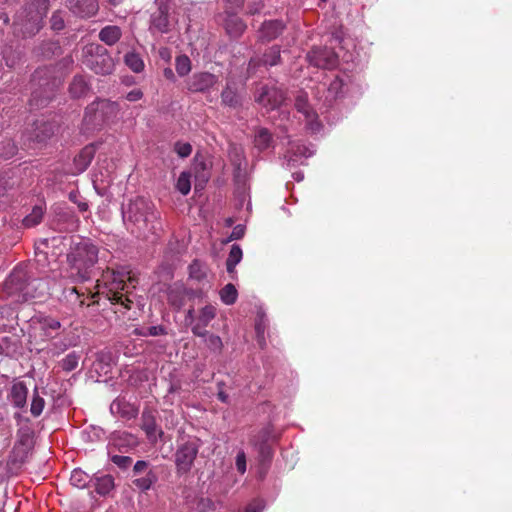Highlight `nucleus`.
<instances>
[{"instance_id": "1", "label": "nucleus", "mask_w": 512, "mask_h": 512, "mask_svg": "<svg viewBox=\"0 0 512 512\" xmlns=\"http://www.w3.org/2000/svg\"><path fill=\"white\" fill-rule=\"evenodd\" d=\"M121 215L126 229L138 238L157 235L162 230L160 212L149 198L136 196L121 205Z\"/></svg>"}, {"instance_id": "2", "label": "nucleus", "mask_w": 512, "mask_h": 512, "mask_svg": "<svg viewBox=\"0 0 512 512\" xmlns=\"http://www.w3.org/2000/svg\"><path fill=\"white\" fill-rule=\"evenodd\" d=\"M48 294L47 280L35 277L26 264L16 266L5 280L2 288L3 298H12L14 302L18 303L43 298Z\"/></svg>"}, {"instance_id": "3", "label": "nucleus", "mask_w": 512, "mask_h": 512, "mask_svg": "<svg viewBox=\"0 0 512 512\" xmlns=\"http://www.w3.org/2000/svg\"><path fill=\"white\" fill-rule=\"evenodd\" d=\"M49 6V0L26 1L14 16V35L23 39L37 35L44 27Z\"/></svg>"}, {"instance_id": "4", "label": "nucleus", "mask_w": 512, "mask_h": 512, "mask_svg": "<svg viewBox=\"0 0 512 512\" xmlns=\"http://www.w3.org/2000/svg\"><path fill=\"white\" fill-rule=\"evenodd\" d=\"M98 253V247L90 239L81 238L73 242L66 256L71 276L80 282L90 280L98 262Z\"/></svg>"}, {"instance_id": "5", "label": "nucleus", "mask_w": 512, "mask_h": 512, "mask_svg": "<svg viewBox=\"0 0 512 512\" xmlns=\"http://www.w3.org/2000/svg\"><path fill=\"white\" fill-rule=\"evenodd\" d=\"M59 86V80L51 77L48 69H38L31 77V97L29 106L31 109L46 107L54 98Z\"/></svg>"}, {"instance_id": "6", "label": "nucleus", "mask_w": 512, "mask_h": 512, "mask_svg": "<svg viewBox=\"0 0 512 512\" xmlns=\"http://www.w3.org/2000/svg\"><path fill=\"white\" fill-rule=\"evenodd\" d=\"M201 445L202 441L198 437L182 438L174 454L177 475H185L191 471Z\"/></svg>"}, {"instance_id": "7", "label": "nucleus", "mask_w": 512, "mask_h": 512, "mask_svg": "<svg viewBox=\"0 0 512 512\" xmlns=\"http://www.w3.org/2000/svg\"><path fill=\"white\" fill-rule=\"evenodd\" d=\"M118 112L119 106L116 102L99 99L86 107L84 120L93 127H98L116 118Z\"/></svg>"}, {"instance_id": "8", "label": "nucleus", "mask_w": 512, "mask_h": 512, "mask_svg": "<svg viewBox=\"0 0 512 512\" xmlns=\"http://www.w3.org/2000/svg\"><path fill=\"white\" fill-rule=\"evenodd\" d=\"M85 65L100 75H109L114 70V61L108 50L100 44H91L87 48Z\"/></svg>"}, {"instance_id": "9", "label": "nucleus", "mask_w": 512, "mask_h": 512, "mask_svg": "<svg viewBox=\"0 0 512 512\" xmlns=\"http://www.w3.org/2000/svg\"><path fill=\"white\" fill-rule=\"evenodd\" d=\"M286 99V92L275 85H263L255 94V102L264 108L266 112L279 109Z\"/></svg>"}, {"instance_id": "10", "label": "nucleus", "mask_w": 512, "mask_h": 512, "mask_svg": "<svg viewBox=\"0 0 512 512\" xmlns=\"http://www.w3.org/2000/svg\"><path fill=\"white\" fill-rule=\"evenodd\" d=\"M157 9L150 16L149 30L152 33L167 34L173 28V19L170 15V6L167 0H158Z\"/></svg>"}, {"instance_id": "11", "label": "nucleus", "mask_w": 512, "mask_h": 512, "mask_svg": "<svg viewBox=\"0 0 512 512\" xmlns=\"http://www.w3.org/2000/svg\"><path fill=\"white\" fill-rule=\"evenodd\" d=\"M126 279L130 280L129 271L125 269L117 271L113 270L111 281L112 287L107 294V298L113 304H120L126 309H130L129 304L131 303V300L121 292L126 288Z\"/></svg>"}, {"instance_id": "12", "label": "nucleus", "mask_w": 512, "mask_h": 512, "mask_svg": "<svg viewBox=\"0 0 512 512\" xmlns=\"http://www.w3.org/2000/svg\"><path fill=\"white\" fill-rule=\"evenodd\" d=\"M308 63L316 68L331 70L338 65V55L327 47H313L306 54Z\"/></svg>"}, {"instance_id": "13", "label": "nucleus", "mask_w": 512, "mask_h": 512, "mask_svg": "<svg viewBox=\"0 0 512 512\" xmlns=\"http://www.w3.org/2000/svg\"><path fill=\"white\" fill-rule=\"evenodd\" d=\"M218 83V76L210 72H196L186 80V88L191 93L209 92Z\"/></svg>"}, {"instance_id": "14", "label": "nucleus", "mask_w": 512, "mask_h": 512, "mask_svg": "<svg viewBox=\"0 0 512 512\" xmlns=\"http://www.w3.org/2000/svg\"><path fill=\"white\" fill-rule=\"evenodd\" d=\"M67 9L81 19L94 17L99 11L98 0H66Z\"/></svg>"}, {"instance_id": "15", "label": "nucleus", "mask_w": 512, "mask_h": 512, "mask_svg": "<svg viewBox=\"0 0 512 512\" xmlns=\"http://www.w3.org/2000/svg\"><path fill=\"white\" fill-rule=\"evenodd\" d=\"M156 411L151 408H145L141 415V428L144 430L148 440L152 443H156L158 439H161L164 432L158 427L156 422Z\"/></svg>"}, {"instance_id": "16", "label": "nucleus", "mask_w": 512, "mask_h": 512, "mask_svg": "<svg viewBox=\"0 0 512 512\" xmlns=\"http://www.w3.org/2000/svg\"><path fill=\"white\" fill-rule=\"evenodd\" d=\"M17 438L16 448L18 452L21 453V460L24 461L35 446V432L32 425L19 427L17 430Z\"/></svg>"}, {"instance_id": "17", "label": "nucleus", "mask_w": 512, "mask_h": 512, "mask_svg": "<svg viewBox=\"0 0 512 512\" xmlns=\"http://www.w3.org/2000/svg\"><path fill=\"white\" fill-rule=\"evenodd\" d=\"M286 28V24L281 19L265 20L259 30L258 39L262 43H268L278 38Z\"/></svg>"}, {"instance_id": "18", "label": "nucleus", "mask_w": 512, "mask_h": 512, "mask_svg": "<svg viewBox=\"0 0 512 512\" xmlns=\"http://www.w3.org/2000/svg\"><path fill=\"white\" fill-rule=\"evenodd\" d=\"M99 144L89 143L84 146L73 159V174H81L87 170L95 157Z\"/></svg>"}, {"instance_id": "19", "label": "nucleus", "mask_w": 512, "mask_h": 512, "mask_svg": "<svg viewBox=\"0 0 512 512\" xmlns=\"http://www.w3.org/2000/svg\"><path fill=\"white\" fill-rule=\"evenodd\" d=\"M110 411L113 415H118L123 419L131 420L138 416L139 408L138 406L128 402L125 397L118 396L110 404Z\"/></svg>"}, {"instance_id": "20", "label": "nucleus", "mask_w": 512, "mask_h": 512, "mask_svg": "<svg viewBox=\"0 0 512 512\" xmlns=\"http://www.w3.org/2000/svg\"><path fill=\"white\" fill-rule=\"evenodd\" d=\"M27 396L28 388L26 384L23 381H13L7 395V399L10 401L13 407L18 409L26 408Z\"/></svg>"}, {"instance_id": "21", "label": "nucleus", "mask_w": 512, "mask_h": 512, "mask_svg": "<svg viewBox=\"0 0 512 512\" xmlns=\"http://www.w3.org/2000/svg\"><path fill=\"white\" fill-rule=\"evenodd\" d=\"M55 133V126L52 122L46 120H36L33 123L31 138L37 143H44Z\"/></svg>"}, {"instance_id": "22", "label": "nucleus", "mask_w": 512, "mask_h": 512, "mask_svg": "<svg viewBox=\"0 0 512 512\" xmlns=\"http://www.w3.org/2000/svg\"><path fill=\"white\" fill-rule=\"evenodd\" d=\"M221 104L231 109H239L243 105V97L239 94L236 85L227 83L221 92Z\"/></svg>"}, {"instance_id": "23", "label": "nucleus", "mask_w": 512, "mask_h": 512, "mask_svg": "<svg viewBox=\"0 0 512 512\" xmlns=\"http://www.w3.org/2000/svg\"><path fill=\"white\" fill-rule=\"evenodd\" d=\"M86 296L75 287H66L62 291L60 300L67 304L73 311L83 308L86 301Z\"/></svg>"}, {"instance_id": "24", "label": "nucleus", "mask_w": 512, "mask_h": 512, "mask_svg": "<svg viewBox=\"0 0 512 512\" xmlns=\"http://www.w3.org/2000/svg\"><path fill=\"white\" fill-rule=\"evenodd\" d=\"M36 321L46 337H56L62 328L60 320L51 315L41 314L36 317Z\"/></svg>"}, {"instance_id": "25", "label": "nucleus", "mask_w": 512, "mask_h": 512, "mask_svg": "<svg viewBox=\"0 0 512 512\" xmlns=\"http://www.w3.org/2000/svg\"><path fill=\"white\" fill-rule=\"evenodd\" d=\"M344 81L339 76H336L326 89V96L323 101V106L329 109L333 106L336 100L344 97Z\"/></svg>"}, {"instance_id": "26", "label": "nucleus", "mask_w": 512, "mask_h": 512, "mask_svg": "<svg viewBox=\"0 0 512 512\" xmlns=\"http://www.w3.org/2000/svg\"><path fill=\"white\" fill-rule=\"evenodd\" d=\"M237 11L238 10H231V12L227 14L224 23L226 32L232 38H239L247 28L244 21L237 16Z\"/></svg>"}, {"instance_id": "27", "label": "nucleus", "mask_w": 512, "mask_h": 512, "mask_svg": "<svg viewBox=\"0 0 512 512\" xmlns=\"http://www.w3.org/2000/svg\"><path fill=\"white\" fill-rule=\"evenodd\" d=\"M208 272V265L198 259H194L188 266L189 279L203 285L209 283Z\"/></svg>"}, {"instance_id": "28", "label": "nucleus", "mask_w": 512, "mask_h": 512, "mask_svg": "<svg viewBox=\"0 0 512 512\" xmlns=\"http://www.w3.org/2000/svg\"><path fill=\"white\" fill-rule=\"evenodd\" d=\"M294 107L299 113L304 115L305 119L318 117V114L309 103L308 93L303 90L297 92Z\"/></svg>"}, {"instance_id": "29", "label": "nucleus", "mask_w": 512, "mask_h": 512, "mask_svg": "<svg viewBox=\"0 0 512 512\" xmlns=\"http://www.w3.org/2000/svg\"><path fill=\"white\" fill-rule=\"evenodd\" d=\"M90 481L101 496L108 495L115 487L114 478L109 474H94Z\"/></svg>"}, {"instance_id": "30", "label": "nucleus", "mask_w": 512, "mask_h": 512, "mask_svg": "<svg viewBox=\"0 0 512 512\" xmlns=\"http://www.w3.org/2000/svg\"><path fill=\"white\" fill-rule=\"evenodd\" d=\"M90 90V85L83 75H75L69 85V93L74 99L86 97Z\"/></svg>"}, {"instance_id": "31", "label": "nucleus", "mask_w": 512, "mask_h": 512, "mask_svg": "<svg viewBox=\"0 0 512 512\" xmlns=\"http://www.w3.org/2000/svg\"><path fill=\"white\" fill-rule=\"evenodd\" d=\"M254 449L258 454V460L262 470H267L274 456L272 443L253 442Z\"/></svg>"}, {"instance_id": "32", "label": "nucleus", "mask_w": 512, "mask_h": 512, "mask_svg": "<svg viewBox=\"0 0 512 512\" xmlns=\"http://www.w3.org/2000/svg\"><path fill=\"white\" fill-rule=\"evenodd\" d=\"M254 145L259 151L274 147V138L272 133L265 127H259L255 131Z\"/></svg>"}, {"instance_id": "33", "label": "nucleus", "mask_w": 512, "mask_h": 512, "mask_svg": "<svg viewBox=\"0 0 512 512\" xmlns=\"http://www.w3.org/2000/svg\"><path fill=\"white\" fill-rule=\"evenodd\" d=\"M185 286L183 284L175 283L167 291V300L171 306L176 309H181L185 305Z\"/></svg>"}, {"instance_id": "34", "label": "nucleus", "mask_w": 512, "mask_h": 512, "mask_svg": "<svg viewBox=\"0 0 512 512\" xmlns=\"http://www.w3.org/2000/svg\"><path fill=\"white\" fill-rule=\"evenodd\" d=\"M121 36V28L117 25H107L103 27L98 34L100 41L104 42L108 46L116 44L120 40Z\"/></svg>"}, {"instance_id": "35", "label": "nucleus", "mask_w": 512, "mask_h": 512, "mask_svg": "<svg viewBox=\"0 0 512 512\" xmlns=\"http://www.w3.org/2000/svg\"><path fill=\"white\" fill-rule=\"evenodd\" d=\"M243 257V252L238 244H233L231 246L230 252L226 259V270L230 274L232 279H235L236 274V265L240 263Z\"/></svg>"}, {"instance_id": "36", "label": "nucleus", "mask_w": 512, "mask_h": 512, "mask_svg": "<svg viewBox=\"0 0 512 512\" xmlns=\"http://www.w3.org/2000/svg\"><path fill=\"white\" fill-rule=\"evenodd\" d=\"M44 213H45L44 205H42V204L35 205L32 208L31 212L27 216L24 217V219L22 221L23 226L26 228H32V227L37 226L42 221Z\"/></svg>"}, {"instance_id": "37", "label": "nucleus", "mask_w": 512, "mask_h": 512, "mask_svg": "<svg viewBox=\"0 0 512 512\" xmlns=\"http://www.w3.org/2000/svg\"><path fill=\"white\" fill-rule=\"evenodd\" d=\"M158 481V476L154 470L149 469L145 476L136 478L132 481L133 485L141 491L149 490Z\"/></svg>"}, {"instance_id": "38", "label": "nucleus", "mask_w": 512, "mask_h": 512, "mask_svg": "<svg viewBox=\"0 0 512 512\" xmlns=\"http://www.w3.org/2000/svg\"><path fill=\"white\" fill-rule=\"evenodd\" d=\"M278 440V435L275 433L272 424L263 427L258 434L254 437L253 442L258 443H275Z\"/></svg>"}, {"instance_id": "39", "label": "nucleus", "mask_w": 512, "mask_h": 512, "mask_svg": "<svg viewBox=\"0 0 512 512\" xmlns=\"http://www.w3.org/2000/svg\"><path fill=\"white\" fill-rule=\"evenodd\" d=\"M124 62L134 73H140L144 70L143 59L138 53L128 52L124 56Z\"/></svg>"}, {"instance_id": "40", "label": "nucleus", "mask_w": 512, "mask_h": 512, "mask_svg": "<svg viewBox=\"0 0 512 512\" xmlns=\"http://www.w3.org/2000/svg\"><path fill=\"white\" fill-rule=\"evenodd\" d=\"M263 64L268 66H275L281 63V51L278 45H273L268 48L263 54Z\"/></svg>"}, {"instance_id": "41", "label": "nucleus", "mask_w": 512, "mask_h": 512, "mask_svg": "<svg viewBox=\"0 0 512 512\" xmlns=\"http://www.w3.org/2000/svg\"><path fill=\"white\" fill-rule=\"evenodd\" d=\"M91 478L86 472L81 469H74L70 476V483L78 488H85L91 484Z\"/></svg>"}, {"instance_id": "42", "label": "nucleus", "mask_w": 512, "mask_h": 512, "mask_svg": "<svg viewBox=\"0 0 512 512\" xmlns=\"http://www.w3.org/2000/svg\"><path fill=\"white\" fill-rule=\"evenodd\" d=\"M221 301L226 305H233L238 298L236 287L232 283L226 284L219 292Z\"/></svg>"}, {"instance_id": "43", "label": "nucleus", "mask_w": 512, "mask_h": 512, "mask_svg": "<svg viewBox=\"0 0 512 512\" xmlns=\"http://www.w3.org/2000/svg\"><path fill=\"white\" fill-rule=\"evenodd\" d=\"M80 354L76 351L68 353L60 362L59 365L65 372H71L78 367Z\"/></svg>"}, {"instance_id": "44", "label": "nucleus", "mask_w": 512, "mask_h": 512, "mask_svg": "<svg viewBox=\"0 0 512 512\" xmlns=\"http://www.w3.org/2000/svg\"><path fill=\"white\" fill-rule=\"evenodd\" d=\"M312 155H313V151L310 150L307 146H305V145H296L293 148V155L290 156L287 159V167L288 168L295 167L296 163L298 161L297 160L298 156L308 158V157H310Z\"/></svg>"}, {"instance_id": "45", "label": "nucleus", "mask_w": 512, "mask_h": 512, "mask_svg": "<svg viewBox=\"0 0 512 512\" xmlns=\"http://www.w3.org/2000/svg\"><path fill=\"white\" fill-rule=\"evenodd\" d=\"M191 68H192L191 60L187 55L181 54L176 57L175 69H176L177 74L180 77H184V76L188 75L189 72L191 71Z\"/></svg>"}, {"instance_id": "46", "label": "nucleus", "mask_w": 512, "mask_h": 512, "mask_svg": "<svg viewBox=\"0 0 512 512\" xmlns=\"http://www.w3.org/2000/svg\"><path fill=\"white\" fill-rule=\"evenodd\" d=\"M18 349V343L11 337H3L0 340V355L12 357Z\"/></svg>"}, {"instance_id": "47", "label": "nucleus", "mask_w": 512, "mask_h": 512, "mask_svg": "<svg viewBox=\"0 0 512 512\" xmlns=\"http://www.w3.org/2000/svg\"><path fill=\"white\" fill-rule=\"evenodd\" d=\"M65 14V11L61 9L55 10L52 13L49 19L51 30L59 32L65 28Z\"/></svg>"}, {"instance_id": "48", "label": "nucleus", "mask_w": 512, "mask_h": 512, "mask_svg": "<svg viewBox=\"0 0 512 512\" xmlns=\"http://www.w3.org/2000/svg\"><path fill=\"white\" fill-rule=\"evenodd\" d=\"M44 407H45V400L43 397H41L39 395L38 388L35 387V389L33 391L31 406H30V412H31L32 416H34V417L40 416L41 413L43 412Z\"/></svg>"}, {"instance_id": "49", "label": "nucleus", "mask_w": 512, "mask_h": 512, "mask_svg": "<svg viewBox=\"0 0 512 512\" xmlns=\"http://www.w3.org/2000/svg\"><path fill=\"white\" fill-rule=\"evenodd\" d=\"M204 343L208 347V349L213 352L220 354L223 348V343L221 338L218 335L209 333L204 339Z\"/></svg>"}, {"instance_id": "50", "label": "nucleus", "mask_w": 512, "mask_h": 512, "mask_svg": "<svg viewBox=\"0 0 512 512\" xmlns=\"http://www.w3.org/2000/svg\"><path fill=\"white\" fill-rule=\"evenodd\" d=\"M56 216L59 221L65 222L68 227H75L78 223V218L74 212L68 208H60L59 211L56 212Z\"/></svg>"}, {"instance_id": "51", "label": "nucleus", "mask_w": 512, "mask_h": 512, "mask_svg": "<svg viewBox=\"0 0 512 512\" xmlns=\"http://www.w3.org/2000/svg\"><path fill=\"white\" fill-rule=\"evenodd\" d=\"M176 188L182 195H187L190 192V173L184 171L179 175Z\"/></svg>"}, {"instance_id": "52", "label": "nucleus", "mask_w": 512, "mask_h": 512, "mask_svg": "<svg viewBox=\"0 0 512 512\" xmlns=\"http://www.w3.org/2000/svg\"><path fill=\"white\" fill-rule=\"evenodd\" d=\"M215 316L216 308L212 305H206L200 310L198 321L202 322L204 325H208Z\"/></svg>"}, {"instance_id": "53", "label": "nucleus", "mask_w": 512, "mask_h": 512, "mask_svg": "<svg viewBox=\"0 0 512 512\" xmlns=\"http://www.w3.org/2000/svg\"><path fill=\"white\" fill-rule=\"evenodd\" d=\"M141 336H159L167 334L166 328L162 325L158 326H149L147 328H142V330L138 333Z\"/></svg>"}, {"instance_id": "54", "label": "nucleus", "mask_w": 512, "mask_h": 512, "mask_svg": "<svg viewBox=\"0 0 512 512\" xmlns=\"http://www.w3.org/2000/svg\"><path fill=\"white\" fill-rule=\"evenodd\" d=\"M110 460L113 464L118 466L120 469H127L132 464V458L123 455H111Z\"/></svg>"}, {"instance_id": "55", "label": "nucleus", "mask_w": 512, "mask_h": 512, "mask_svg": "<svg viewBox=\"0 0 512 512\" xmlns=\"http://www.w3.org/2000/svg\"><path fill=\"white\" fill-rule=\"evenodd\" d=\"M175 152L180 158L188 157L192 152V146L190 143L185 142H176L175 143Z\"/></svg>"}, {"instance_id": "56", "label": "nucleus", "mask_w": 512, "mask_h": 512, "mask_svg": "<svg viewBox=\"0 0 512 512\" xmlns=\"http://www.w3.org/2000/svg\"><path fill=\"white\" fill-rule=\"evenodd\" d=\"M265 4L262 0L252 1L247 6V14L256 15L259 14L264 8Z\"/></svg>"}, {"instance_id": "57", "label": "nucleus", "mask_w": 512, "mask_h": 512, "mask_svg": "<svg viewBox=\"0 0 512 512\" xmlns=\"http://www.w3.org/2000/svg\"><path fill=\"white\" fill-rule=\"evenodd\" d=\"M244 234H245V226L242 224H238L233 228V230L228 238V241L239 240V239L243 238Z\"/></svg>"}, {"instance_id": "58", "label": "nucleus", "mask_w": 512, "mask_h": 512, "mask_svg": "<svg viewBox=\"0 0 512 512\" xmlns=\"http://www.w3.org/2000/svg\"><path fill=\"white\" fill-rule=\"evenodd\" d=\"M183 293H185V297H188L189 299L203 298L205 296L202 288L194 289L185 287V291H183Z\"/></svg>"}, {"instance_id": "59", "label": "nucleus", "mask_w": 512, "mask_h": 512, "mask_svg": "<svg viewBox=\"0 0 512 512\" xmlns=\"http://www.w3.org/2000/svg\"><path fill=\"white\" fill-rule=\"evenodd\" d=\"M206 326L207 325H204L202 322L198 321L191 329L193 335L204 339L209 334V332L205 329Z\"/></svg>"}, {"instance_id": "60", "label": "nucleus", "mask_w": 512, "mask_h": 512, "mask_svg": "<svg viewBox=\"0 0 512 512\" xmlns=\"http://www.w3.org/2000/svg\"><path fill=\"white\" fill-rule=\"evenodd\" d=\"M11 188L12 184H10L7 174H0V196H3Z\"/></svg>"}, {"instance_id": "61", "label": "nucleus", "mask_w": 512, "mask_h": 512, "mask_svg": "<svg viewBox=\"0 0 512 512\" xmlns=\"http://www.w3.org/2000/svg\"><path fill=\"white\" fill-rule=\"evenodd\" d=\"M224 386H225V383L222 381L217 383V387H218L217 398L222 403L229 404L230 398H229V395L223 390Z\"/></svg>"}, {"instance_id": "62", "label": "nucleus", "mask_w": 512, "mask_h": 512, "mask_svg": "<svg viewBox=\"0 0 512 512\" xmlns=\"http://www.w3.org/2000/svg\"><path fill=\"white\" fill-rule=\"evenodd\" d=\"M264 504L261 500H254L248 504L243 512H262Z\"/></svg>"}, {"instance_id": "63", "label": "nucleus", "mask_w": 512, "mask_h": 512, "mask_svg": "<svg viewBox=\"0 0 512 512\" xmlns=\"http://www.w3.org/2000/svg\"><path fill=\"white\" fill-rule=\"evenodd\" d=\"M237 470L243 474L246 471V457L244 452H239L236 456Z\"/></svg>"}, {"instance_id": "64", "label": "nucleus", "mask_w": 512, "mask_h": 512, "mask_svg": "<svg viewBox=\"0 0 512 512\" xmlns=\"http://www.w3.org/2000/svg\"><path fill=\"white\" fill-rule=\"evenodd\" d=\"M148 467H149V463L147 461L139 460L134 464L133 472L135 475L141 474V473H146L149 470Z\"/></svg>"}]
</instances>
